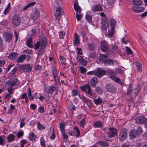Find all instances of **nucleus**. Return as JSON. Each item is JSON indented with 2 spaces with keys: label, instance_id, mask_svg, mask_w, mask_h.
Segmentation results:
<instances>
[{
  "label": "nucleus",
  "instance_id": "1",
  "mask_svg": "<svg viewBox=\"0 0 147 147\" xmlns=\"http://www.w3.org/2000/svg\"><path fill=\"white\" fill-rule=\"evenodd\" d=\"M47 40L45 37H44L39 41H37L35 45L34 49L38 50V56H41L43 53L45 48L46 46Z\"/></svg>",
  "mask_w": 147,
  "mask_h": 147
},
{
  "label": "nucleus",
  "instance_id": "2",
  "mask_svg": "<svg viewBox=\"0 0 147 147\" xmlns=\"http://www.w3.org/2000/svg\"><path fill=\"white\" fill-rule=\"evenodd\" d=\"M81 90L86 94V95L90 98L93 99L96 97L94 92L92 91L90 86L86 84L81 87Z\"/></svg>",
  "mask_w": 147,
  "mask_h": 147
},
{
  "label": "nucleus",
  "instance_id": "3",
  "mask_svg": "<svg viewBox=\"0 0 147 147\" xmlns=\"http://www.w3.org/2000/svg\"><path fill=\"white\" fill-rule=\"evenodd\" d=\"M142 132V128L139 127L136 129H134L129 132V136L130 138L134 139L141 134Z\"/></svg>",
  "mask_w": 147,
  "mask_h": 147
},
{
  "label": "nucleus",
  "instance_id": "4",
  "mask_svg": "<svg viewBox=\"0 0 147 147\" xmlns=\"http://www.w3.org/2000/svg\"><path fill=\"white\" fill-rule=\"evenodd\" d=\"M6 84L9 87H13L14 86L19 85V82L18 79L16 78H11L6 82Z\"/></svg>",
  "mask_w": 147,
  "mask_h": 147
},
{
  "label": "nucleus",
  "instance_id": "5",
  "mask_svg": "<svg viewBox=\"0 0 147 147\" xmlns=\"http://www.w3.org/2000/svg\"><path fill=\"white\" fill-rule=\"evenodd\" d=\"M116 22V21L113 19H111L110 21V24L112 25L110 32L107 34L106 35L108 36L109 38L112 37L113 35L114 30L115 29L114 25Z\"/></svg>",
  "mask_w": 147,
  "mask_h": 147
},
{
  "label": "nucleus",
  "instance_id": "6",
  "mask_svg": "<svg viewBox=\"0 0 147 147\" xmlns=\"http://www.w3.org/2000/svg\"><path fill=\"white\" fill-rule=\"evenodd\" d=\"M61 7H59L56 8V12L55 13L56 19L58 21L60 20L61 18V16L63 15L64 14L63 9Z\"/></svg>",
  "mask_w": 147,
  "mask_h": 147
},
{
  "label": "nucleus",
  "instance_id": "7",
  "mask_svg": "<svg viewBox=\"0 0 147 147\" xmlns=\"http://www.w3.org/2000/svg\"><path fill=\"white\" fill-rule=\"evenodd\" d=\"M117 129L113 127L110 128L107 134L109 137L112 138L114 137L115 136H117Z\"/></svg>",
  "mask_w": 147,
  "mask_h": 147
},
{
  "label": "nucleus",
  "instance_id": "8",
  "mask_svg": "<svg viewBox=\"0 0 147 147\" xmlns=\"http://www.w3.org/2000/svg\"><path fill=\"white\" fill-rule=\"evenodd\" d=\"M105 88L107 91L111 93L115 92L117 90V88L115 85L111 84L105 85Z\"/></svg>",
  "mask_w": 147,
  "mask_h": 147
},
{
  "label": "nucleus",
  "instance_id": "9",
  "mask_svg": "<svg viewBox=\"0 0 147 147\" xmlns=\"http://www.w3.org/2000/svg\"><path fill=\"white\" fill-rule=\"evenodd\" d=\"M40 16V11L37 9L35 8L30 14V18L34 20H36Z\"/></svg>",
  "mask_w": 147,
  "mask_h": 147
},
{
  "label": "nucleus",
  "instance_id": "10",
  "mask_svg": "<svg viewBox=\"0 0 147 147\" xmlns=\"http://www.w3.org/2000/svg\"><path fill=\"white\" fill-rule=\"evenodd\" d=\"M127 131L126 129L123 128L121 129L119 135L120 140L121 141H123L127 137Z\"/></svg>",
  "mask_w": 147,
  "mask_h": 147
},
{
  "label": "nucleus",
  "instance_id": "11",
  "mask_svg": "<svg viewBox=\"0 0 147 147\" xmlns=\"http://www.w3.org/2000/svg\"><path fill=\"white\" fill-rule=\"evenodd\" d=\"M19 67L20 70L24 72H30L32 69L29 64L20 65Z\"/></svg>",
  "mask_w": 147,
  "mask_h": 147
},
{
  "label": "nucleus",
  "instance_id": "12",
  "mask_svg": "<svg viewBox=\"0 0 147 147\" xmlns=\"http://www.w3.org/2000/svg\"><path fill=\"white\" fill-rule=\"evenodd\" d=\"M52 73L53 78L55 81V83L58 85L60 84V80L58 76V74L56 68H53L52 69Z\"/></svg>",
  "mask_w": 147,
  "mask_h": 147
},
{
  "label": "nucleus",
  "instance_id": "13",
  "mask_svg": "<svg viewBox=\"0 0 147 147\" xmlns=\"http://www.w3.org/2000/svg\"><path fill=\"white\" fill-rule=\"evenodd\" d=\"M74 131L70 133L69 132V134L71 136H76L77 138L79 137L80 135V133L78 128L77 127H74Z\"/></svg>",
  "mask_w": 147,
  "mask_h": 147
},
{
  "label": "nucleus",
  "instance_id": "14",
  "mask_svg": "<svg viewBox=\"0 0 147 147\" xmlns=\"http://www.w3.org/2000/svg\"><path fill=\"white\" fill-rule=\"evenodd\" d=\"M100 48L101 50L104 52H105L108 50V44L105 41H102L100 42Z\"/></svg>",
  "mask_w": 147,
  "mask_h": 147
},
{
  "label": "nucleus",
  "instance_id": "15",
  "mask_svg": "<svg viewBox=\"0 0 147 147\" xmlns=\"http://www.w3.org/2000/svg\"><path fill=\"white\" fill-rule=\"evenodd\" d=\"M109 26V22L107 18H105L104 20L102 21L101 26L102 30L104 31L107 30Z\"/></svg>",
  "mask_w": 147,
  "mask_h": 147
},
{
  "label": "nucleus",
  "instance_id": "16",
  "mask_svg": "<svg viewBox=\"0 0 147 147\" xmlns=\"http://www.w3.org/2000/svg\"><path fill=\"white\" fill-rule=\"evenodd\" d=\"M96 75L99 77L105 75L106 73V71L101 69H98L96 70Z\"/></svg>",
  "mask_w": 147,
  "mask_h": 147
},
{
  "label": "nucleus",
  "instance_id": "17",
  "mask_svg": "<svg viewBox=\"0 0 147 147\" xmlns=\"http://www.w3.org/2000/svg\"><path fill=\"white\" fill-rule=\"evenodd\" d=\"M13 21L15 25L19 26L20 22V20L19 16L17 14L15 15L13 18Z\"/></svg>",
  "mask_w": 147,
  "mask_h": 147
},
{
  "label": "nucleus",
  "instance_id": "18",
  "mask_svg": "<svg viewBox=\"0 0 147 147\" xmlns=\"http://www.w3.org/2000/svg\"><path fill=\"white\" fill-rule=\"evenodd\" d=\"M136 123L142 124L146 121V118L144 116L138 117L135 119Z\"/></svg>",
  "mask_w": 147,
  "mask_h": 147
},
{
  "label": "nucleus",
  "instance_id": "19",
  "mask_svg": "<svg viewBox=\"0 0 147 147\" xmlns=\"http://www.w3.org/2000/svg\"><path fill=\"white\" fill-rule=\"evenodd\" d=\"M102 6L99 4H95L92 7V10L93 11H102Z\"/></svg>",
  "mask_w": 147,
  "mask_h": 147
},
{
  "label": "nucleus",
  "instance_id": "20",
  "mask_svg": "<svg viewBox=\"0 0 147 147\" xmlns=\"http://www.w3.org/2000/svg\"><path fill=\"white\" fill-rule=\"evenodd\" d=\"M4 37L5 41L10 42L11 41L12 35L9 33H6L4 34Z\"/></svg>",
  "mask_w": 147,
  "mask_h": 147
},
{
  "label": "nucleus",
  "instance_id": "21",
  "mask_svg": "<svg viewBox=\"0 0 147 147\" xmlns=\"http://www.w3.org/2000/svg\"><path fill=\"white\" fill-rule=\"evenodd\" d=\"M80 36L77 33H76L74 37V40L73 42V44L76 46H78L80 43Z\"/></svg>",
  "mask_w": 147,
  "mask_h": 147
},
{
  "label": "nucleus",
  "instance_id": "22",
  "mask_svg": "<svg viewBox=\"0 0 147 147\" xmlns=\"http://www.w3.org/2000/svg\"><path fill=\"white\" fill-rule=\"evenodd\" d=\"M90 83L91 86L93 87H95L98 83V80L96 77H94L91 79Z\"/></svg>",
  "mask_w": 147,
  "mask_h": 147
},
{
  "label": "nucleus",
  "instance_id": "23",
  "mask_svg": "<svg viewBox=\"0 0 147 147\" xmlns=\"http://www.w3.org/2000/svg\"><path fill=\"white\" fill-rule=\"evenodd\" d=\"M133 11L136 13H140L144 11V7H142L134 6L133 8Z\"/></svg>",
  "mask_w": 147,
  "mask_h": 147
},
{
  "label": "nucleus",
  "instance_id": "24",
  "mask_svg": "<svg viewBox=\"0 0 147 147\" xmlns=\"http://www.w3.org/2000/svg\"><path fill=\"white\" fill-rule=\"evenodd\" d=\"M79 95L80 98H81L83 101L84 102V103L86 104L88 106V107L90 108L91 107L90 101L86 99V98L85 97H84L82 96V97H81L80 95V94H79Z\"/></svg>",
  "mask_w": 147,
  "mask_h": 147
},
{
  "label": "nucleus",
  "instance_id": "25",
  "mask_svg": "<svg viewBox=\"0 0 147 147\" xmlns=\"http://www.w3.org/2000/svg\"><path fill=\"white\" fill-rule=\"evenodd\" d=\"M110 78L111 79L115 81L117 83L121 85L123 84V82L119 78L113 76H110Z\"/></svg>",
  "mask_w": 147,
  "mask_h": 147
},
{
  "label": "nucleus",
  "instance_id": "26",
  "mask_svg": "<svg viewBox=\"0 0 147 147\" xmlns=\"http://www.w3.org/2000/svg\"><path fill=\"white\" fill-rule=\"evenodd\" d=\"M74 8L75 10L77 13H80L81 11V8L79 6L77 2L74 3Z\"/></svg>",
  "mask_w": 147,
  "mask_h": 147
},
{
  "label": "nucleus",
  "instance_id": "27",
  "mask_svg": "<svg viewBox=\"0 0 147 147\" xmlns=\"http://www.w3.org/2000/svg\"><path fill=\"white\" fill-rule=\"evenodd\" d=\"M105 64V66L113 65L114 62L113 60L110 59H107L104 61Z\"/></svg>",
  "mask_w": 147,
  "mask_h": 147
},
{
  "label": "nucleus",
  "instance_id": "28",
  "mask_svg": "<svg viewBox=\"0 0 147 147\" xmlns=\"http://www.w3.org/2000/svg\"><path fill=\"white\" fill-rule=\"evenodd\" d=\"M26 57V55L24 54L21 55L18 57L16 61L18 63L22 62L24 60Z\"/></svg>",
  "mask_w": 147,
  "mask_h": 147
},
{
  "label": "nucleus",
  "instance_id": "29",
  "mask_svg": "<svg viewBox=\"0 0 147 147\" xmlns=\"http://www.w3.org/2000/svg\"><path fill=\"white\" fill-rule=\"evenodd\" d=\"M98 144L102 147H108L109 146V144L106 142L104 141H98Z\"/></svg>",
  "mask_w": 147,
  "mask_h": 147
},
{
  "label": "nucleus",
  "instance_id": "30",
  "mask_svg": "<svg viewBox=\"0 0 147 147\" xmlns=\"http://www.w3.org/2000/svg\"><path fill=\"white\" fill-rule=\"evenodd\" d=\"M18 55V53L16 52L11 53L9 55V58L10 59H14Z\"/></svg>",
  "mask_w": 147,
  "mask_h": 147
},
{
  "label": "nucleus",
  "instance_id": "31",
  "mask_svg": "<svg viewBox=\"0 0 147 147\" xmlns=\"http://www.w3.org/2000/svg\"><path fill=\"white\" fill-rule=\"evenodd\" d=\"M6 137L3 135L0 136V145L4 146L5 143Z\"/></svg>",
  "mask_w": 147,
  "mask_h": 147
},
{
  "label": "nucleus",
  "instance_id": "32",
  "mask_svg": "<svg viewBox=\"0 0 147 147\" xmlns=\"http://www.w3.org/2000/svg\"><path fill=\"white\" fill-rule=\"evenodd\" d=\"M21 98L22 99H25V102L27 103L28 102V99L27 97V94L26 93L22 94L19 98V99Z\"/></svg>",
  "mask_w": 147,
  "mask_h": 147
},
{
  "label": "nucleus",
  "instance_id": "33",
  "mask_svg": "<svg viewBox=\"0 0 147 147\" xmlns=\"http://www.w3.org/2000/svg\"><path fill=\"white\" fill-rule=\"evenodd\" d=\"M36 2L35 1L31 2L28 3L27 5L24 7L23 9L24 10H26L28 8L34 5L36 3Z\"/></svg>",
  "mask_w": 147,
  "mask_h": 147
},
{
  "label": "nucleus",
  "instance_id": "34",
  "mask_svg": "<svg viewBox=\"0 0 147 147\" xmlns=\"http://www.w3.org/2000/svg\"><path fill=\"white\" fill-rule=\"evenodd\" d=\"M15 136L12 134H9L7 138L8 141L9 142H12L15 138Z\"/></svg>",
  "mask_w": 147,
  "mask_h": 147
},
{
  "label": "nucleus",
  "instance_id": "35",
  "mask_svg": "<svg viewBox=\"0 0 147 147\" xmlns=\"http://www.w3.org/2000/svg\"><path fill=\"white\" fill-rule=\"evenodd\" d=\"M127 94L130 95L131 94L132 92L133 88H132V85L131 84L128 85V87H127Z\"/></svg>",
  "mask_w": 147,
  "mask_h": 147
},
{
  "label": "nucleus",
  "instance_id": "36",
  "mask_svg": "<svg viewBox=\"0 0 147 147\" xmlns=\"http://www.w3.org/2000/svg\"><path fill=\"white\" fill-rule=\"evenodd\" d=\"M93 100L94 103L96 105H100L102 102V100L99 97L96 99H94Z\"/></svg>",
  "mask_w": 147,
  "mask_h": 147
},
{
  "label": "nucleus",
  "instance_id": "37",
  "mask_svg": "<svg viewBox=\"0 0 147 147\" xmlns=\"http://www.w3.org/2000/svg\"><path fill=\"white\" fill-rule=\"evenodd\" d=\"M59 59L62 65L63 66L65 65L66 64L65 58L64 57L61 56H59Z\"/></svg>",
  "mask_w": 147,
  "mask_h": 147
},
{
  "label": "nucleus",
  "instance_id": "38",
  "mask_svg": "<svg viewBox=\"0 0 147 147\" xmlns=\"http://www.w3.org/2000/svg\"><path fill=\"white\" fill-rule=\"evenodd\" d=\"M136 66L137 71L139 72H141L142 71V67L140 63H136Z\"/></svg>",
  "mask_w": 147,
  "mask_h": 147
},
{
  "label": "nucleus",
  "instance_id": "39",
  "mask_svg": "<svg viewBox=\"0 0 147 147\" xmlns=\"http://www.w3.org/2000/svg\"><path fill=\"white\" fill-rule=\"evenodd\" d=\"M40 143L41 146L42 147H46L45 141L43 137H41L40 139Z\"/></svg>",
  "mask_w": 147,
  "mask_h": 147
},
{
  "label": "nucleus",
  "instance_id": "40",
  "mask_svg": "<svg viewBox=\"0 0 147 147\" xmlns=\"http://www.w3.org/2000/svg\"><path fill=\"white\" fill-rule=\"evenodd\" d=\"M102 125L101 122L100 121H97L94 123V127H100Z\"/></svg>",
  "mask_w": 147,
  "mask_h": 147
},
{
  "label": "nucleus",
  "instance_id": "41",
  "mask_svg": "<svg viewBox=\"0 0 147 147\" xmlns=\"http://www.w3.org/2000/svg\"><path fill=\"white\" fill-rule=\"evenodd\" d=\"M28 97L30 101H32L33 100V97L32 96L31 94V89L29 88L28 90Z\"/></svg>",
  "mask_w": 147,
  "mask_h": 147
},
{
  "label": "nucleus",
  "instance_id": "42",
  "mask_svg": "<svg viewBox=\"0 0 147 147\" xmlns=\"http://www.w3.org/2000/svg\"><path fill=\"white\" fill-rule=\"evenodd\" d=\"M88 46L89 49L90 51H94L95 49V45L92 44H88Z\"/></svg>",
  "mask_w": 147,
  "mask_h": 147
},
{
  "label": "nucleus",
  "instance_id": "43",
  "mask_svg": "<svg viewBox=\"0 0 147 147\" xmlns=\"http://www.w3.org/2000/svg\"><path fill=\"white\" fill-rule=\"evenodd\" d=\"M37 127L40 130L44 129L45 128V126H44L43 125L40 124V122H37Z\"/></svg>",
  "mask_w": 147,
  "mask_h": 147
},
{
  "label": "nucleus",
  "instance_id": "44",
  "mask_svg": "<svg viewBox=\"0 0 147 147\" xmlns=\"http://www.w3.org/2000/svg\"><path fill=\"white\" fill-rule=\"evenodd\" d=\"M107 57L106 55L104 54L100 55L99 57V60L100 61H105L107 59Z\"/></svg>",
  "mask_w": 147,
  "mask_h": 147
},
{
  "label": "nucleus",
  "instance_id": "45",
  "mask_svg": "<svg viewBox=\"0 0 147 147\" xmlns=\"http://www.w3.org/2000/svg\"><path fill=\"white\" fill-rule=\"evenodd\" d=\"M10 7V3H9L7 7H6L4 11V13L5 15H6L9 12V8Z\"/></svg>",
  "mask_w": 147,
  "mask_h": 147
},
{
  "label": "nucleus",
  "instance_id": "46",
  "mask_svg": "<svg viewBox=\"0 0 147 147\" xmlns=\"http://www.w3.org/2000/svg\"><path fill=\"white\" fill-rule=\"evenodd\" d=\"M50 130L51 131H53L51 136H50V138L51 139L53 140L55 138V134L54 129H52V128L51 127L50 128Z\"/></svg>",
  "mask_w": 147,
  "mask_h": 147
},
{
  "label": "nucleus",
  "instance_id": "47",
  "mask_svg": "<svg viewBox=\"0 0 147 147\" xmlns=\"http://www.w3.org/2000/svg\"><path fill=\"white\" fill-rule=\"evenodd\" d=\"M142 0H133L134 4L136 5H140L142 4Z\"/></svg>",
  "mask_w": 147,
  "mask_h": 147
},
{
  "label": "nucleus",
  "instance_id": "48",
  "mask_svg": "<svg viewBox=\"0 0 147 147\" xmlns=\"http://www.w3.org/2000/svg\"><path fill=\"white\" fill-rule=\"evenodd\" d=\"M30 140H34L36 139V135L34 133H32L30 135L29 137Z\"/></svg>",
  "mask_w": 147,
  "mask_h": 147
},
{
  "label": "nucleus",
  "instance_id": "49",
  "mask_svg": "<svg viewBox=\"0 0 147 147\" xmlns=\"http://www.w3.org/2000/svg\"><path fill=\"white\" fill-rule=\"evenodd\" d=\"M82 17V14L80 13H78L77 12L76 13V18L78 21H79L81 20Z\"/></svg>",
  "mask_w": 147,
  "mask_h": 147
},
{
  "label": "nucleus",
  "instance_id": "50",
  "mask_svg": "<svg viewBox=\"0 0 147 147\" xmlns=\"http://www.w3.org/2000/svg\"><path fill=\"white\" fill-rule=\"evenodd\" d=\"M86 19L87 22L90 23H91L92 22V18L89 15H86Z\"/></svg>",
  "mask_w": 147,
  "mask_h": 147
},
{
  "label": "nucleus",
  "instance_id": "51",
  "mask_svg": "<svg viewBox=\"0 0 147 147\" xmlns=\"http://www.w3.org/2000/svg\"><path fill=\"white\" fill-rule=\"evenodd\" d=\"M140 91V87L138 86L137 87L135 88L134 90V93L135 94V96L137 95L139 92Z\"/></svg>",
  "mask_w": 147,
  "mask_h": 147
},
{
  "label": "nucleus",
  "instance_id": "52",
  "mask_svg": "<svg viewBox=\"0 0 147 147\" xmlns=\"http://www.w3.org/2000/svg\"><path fill=\"white\" fill-rule=\"evenodd\" d=\"M86 123V121L85 119H83L82 120L80 123V126L82 127L83 128H84V125Z\"/></svg>",
  "mask_w": 147,
  "mask_h": 147
},
{
  "label": "nucleus",
  "instance_id": "53",
  "mask_svg": "<svg viewBox=\"0 0 147 147\" xmlns=\"http://www.w3.org/2000/svg\"><path fill=\"white\" fill-rule=\"evenodd\" d=\"M56 90V88L54 86H51L50 87L49 92L50 93L52 94L54 91Z\"/></svg>",
  "mask_w": 147,
  "mask_h": 147
},
{
  "label": "nucleus",
  "instance_id": "54",
  "mask_svg": "<svg viewBox=\"0 0 147 147\" xmlns=\"http://www.w3.org/2000/svg\"><path fill=\"white\" fill-rule=\"evenodd\" d=\"M3 49V40L0 36V51H1Z\"/></svg>",
  "mask_w": 147,
  "mask_h": 147
},
{
  "label": "nucleus",
  "instance_id": "55",
  "mask_svg": "<svg viewBox=\"0 0 147 147\" xmlns=\"http://www.w3.org/2000/svg\"><path fill=\"white\" fill-rule=\"evenodd\" d=\"M125 48L127 53L128 55H131L132 54V51L130 48L127 47Z\"/></svg>",
  "mask_w": 147,
  "mask_h": 147
},
{
  "label": "nucleus",
  "instance_id": "56",
  "mask_svg": "<svg viewBox=\"0 0 147 147\" xmlns=\"http://www.w3.org/2000/svg\"><path fill=\"white\" fill-rule=\"evenodd\" d=\"M81 64L83 66H86L87 63V61L85 60L83 58L80 61L79 63Z\"/></svg>",
  "mask_w": 147,
  "mask_h": 147
},
{
  "label": "nucleus",
  "instance_id": "57",
  "mask_svg": "<svg viewBox=\"0 0 147 147\" xmlns=\"http://www.w3.org/2000/svg\"><path fill=\"white\" fill-rule=\"evenodd\" d=\"M65 32L63 31H60L59 33V37L61 39H63V36L65 35Z\"/></svg>",
  "mask_w": 147,
  "mask_h": 147
},
{
  "label": "nucleus",
  "instance_id": "58",
  "mask_svg": "<svg viewBox=\"0 0 147 147\" xmlns=\"http://www.w3.org/2000/svg\"><path fill=\"white\" fill-rule=\"evenodd\" d=\"M79 68L81 73L84 74L86 72V70L85 68L83 67L80 66Z\"/></svg>",
  "mask_w": 147,
  "mask_h": 147
},
{
  "label": "nucleus",
  "instance_id": "59",
  "mask_svg": "<svg viewBox=\"0 0 147 147\" xmlns=\"http://www.w3.org/2000/svg\"><path fill=\"white\" fill-rule=\"evenodd\" d=\"M24 134V132L23 131H19L18 132L17 134V137L18 138H19L21 136H23Z\"/></svg>",
  "mask_w": 147,
  "mask_h": 147
},
{
  "label": "nucleus",
  "instance_id": "60",
  "mask_svg": "<svg viewBox=\"0 0 147 147\" xmlns=\"http://www.w3.org/2000/svg\"><path fill=\"white\" fill-rule=\"evenodd\" d=\"M107 71L109 73L112 75H116L117 74V73H116L115 71L110 69H108Z\"/></svg>",
  "mask_w": 147,
  "mask_h": 147
},
{
  "label": "nucleus",
  "instance_id": "61",
  "mask_svg": "<svg viewBox=\"0 0 147 147\" xmlns=\"http://www.w3.org/2000/svg\"><path fill=\"white\" fill-rule=\"evenodd\" d=\"M128 41V39L127 38L126 35L124 36L122 40V42H123L124 43L126 44L127 41Z\"/></svg>",
  "mask_w": 147,
  "mask_h": 147
},
{
  "label": "nucleus",
  "instance_id": "62",
  "mask_svg": "<svg viewBox=\"0 0 147 147\" xmlns=\"http://www.w3.org/2000/svg\"><path fill=\"white\" fill-rule=\"evenodd\" d=\"M96 91L100 94L102 93V90L100 87H97L96 89Z\"/></svg>",
  "mask_w": 147,
  "mask_h": 147
},
{
  "label": "nucleus",
  "instance_id": "63",
  "mask_svg": "<svg viewBox=\"0 0 147 147\" xmlns=\"http://www.w3.org/2000/svg\"><path fill=\"white\" fill-rule=\"evenodd\" d=\"M26 143V141L25 140H22L20 142V146L21 147H24V145Z\"/></svg>",
  "mask_w": 147,
  "mask_h": 147
},
{
  "label": "nucleus",
  "instance_id": "64",
  "mask_svg": "<svg viewBox=\"0 0 147 147\" xmlns=\"http://www.w3.org/2000/svg\"><path fill=\"white\" fill-rule=\"evenodd\" d=\"M38 111L40 113H43L44 112V109L43 107L40 106L38 108Z\"/></svg>",
  "mask_w": 147,
  "mask_h": 147
}]
</instances>
